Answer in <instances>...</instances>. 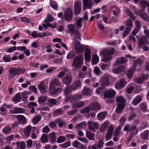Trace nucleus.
<instances>
[{
    "label": "nucleus",
    "mask_w": 149,
    "mask_h": 149,
    "mask_svg": "<svg viewBox=\"0 0 149 149\" xmlns=\"http://www.w3.org/2000/svg\"><path fill=\"white\" fill-rule=\"evenodd\" d=\"M84 59L83 56L79 55L73 59L72 63V67L73 69H78L80 68L84 63Z\"/></svg>",
    "instance_id": "f257e3e1"
},
{
    "label": "nucleus",
    "mask_w": 149,
    "mask_h": 149,
    "mask_svg": "<svg viewBox=\"0 0 149 149\" xmlns=\"http://www.w3.org/2000/svg\"><path fill=\"white\" fill-rule=\"evenodd\" d=\"M114 50L112 48H110L107 49L103 50L102 51V53L104 56L103 58V61L104 63L109 62L111 60L112 57V55L114 53Z\"/></svg>",
    "instance_id": "f03ea898"
},
{
    "label": "nucleus",
    "mask_w": 149,
    "mask_h": 149,
    "mask_svg": "<svg viewBox=\"0 0 149 149\" xmlns=\"http://www.w3.org/2000/svg\"><path fill=\"white\" fill-rule=\"evenodd\" d=\"M25 72V69L23 68H19L17 69L12 68L9 70L10 73L8 76L9 78H11L13 76L23 73Z\"/></svg>",
    "instance_id": "7ed1b4c3"
},
{
    "label": "nucleus",
    "mask_w": 149,
    "mask_h": 149,
    "mask_svg": "<svg viewBox=\"0 0 149 149\" xmlns=\"http://www.w3.org/2000/svg\"><path fill=\"white\" fill-rule=\"evenodd\" d=\"M110 77L109 75L106 74L103 76L100 79L99 82L103 88L104 86L109 85L110 84L109 79Z\"/></svg>",
    "instance_id": "20e7f679"
},
{
    "label": "nucleus",
    "mask_w": 149,
    "mask_h": 149,
    "mask_svg": "<svg viewBox=\"0 0 149 149\" xmlns=\"http://www.w3.org/2000/svg\"><path fill=\"white\" fill-rule=\"evenodd\" d=\"M74 48L75 50L77 53H81L84 51L85 47L84 45L80 43L79 42H76L74 40Z\"/></svg>",
    "instance_id": "39448f33"
},
{
    "label": "nucleus",
    "mask_w": 149,
    "mask_h": 149,
    "mask_svg": "<svg viewBox=\"0 0 149 149\" xmlns=\"http://www.w3.org/2000/svg\"><path fill=\"white\" fill-rule=\"evenodd\" d=\"M116 91L113 89H110L104 91V98H111L114 97Z\"/></svg>",
    "instance_id": "423d86ee"
},
{
    "label": "nucleus",
    "mask_w": 149,
    "mask_h": 149,
    "mask_svg": "<svg viewBox=\"0 0 149 149\" xmlns=\"http://www.w3.org/2000/svg\"><path fill=\"white\" fill-rule=\"evenodd\" d=\"M82 95L80 93H78L77 94L72 96L71 95L70 96L68 100H65V101L67 102L70 101L71 103H72L75 101H77L83 98Z\"/></svg>",
    "instance_id": "0eeeda50"
},
{
    "label": "nucleus",
    "mask_w": 149,
    "mask_h": 149,
    "mask_svg": "<svg viewBox=\"0 0 149 149\" xmlns=\"http://www.w3.org/2000/svg\"><path fill=\"white\" fill-rule=\"evenodd\" d=\"M116 100L117 106H122L123 107H125L126 100L122 96L116 97Z\"/></svg>",
    "instance_id": "6e6552de"
},
{
    "label": "nucleus",
    "mask_w": 149,
    "mask_h": 149,
    "mask_svg": "<svg viewBox=\"0 0 149 149\" xmlns=\"http://www.w3.org/2000/svg\"><path fill=\"white\" fill-rule=\"evenodd\" d=\"M72 11L70 9H67L64 13V18L66 20L70 21L72 18Z\"/></svg>",
    "instance_id": "1a4fd4ad"
},
{
    "label": "nucleus",
    "mask_w": 149,
    "mask_h": 149,
    "mask_svg": "<svg viewBox=\"0 0 149 149\" xmlns=\"http://www.w3.org/2000/svg\"><path fill=\"white\" fill-rule=\"evenodd\" d=\"M81 8V2L78 1L75 2L74 4V11L76 15H78L80 13Z\"/></svg>",
    "instance_id": "9d476101"
},
{
    "label": "nucleus",
    "mask_w": 149,
    "mask_h": 149,
    "mask_svg": "<svg viewBox=\"0 0 149 149\" xmlns=\"http://www.w3.org/2000/svg\"><path fill=\"white\" fill-rule=\"evenodd\" d=\"M127 84L125 80L121 79L119 81L117 82L115 84V87L118 89H121Z\"/></svg>",
    "instance_id": "9b49d317"
},
{
    "label": "nucleus",
    "mask_w": 149,
    "mask_h": 149,
    "mask_svg": "<svg viewBox=\"0 0 149 149\" xmlns=\"http://www.w3.org/2000/svg\"><path fill=\"white\" fill-rule=\"evenodd\" d=\"M76 89V88H73L71 86H67L66 87L65 91H64V94L66 96L65 100H68V99L70 97V96L71 95L70 94V92L73 90H75Z\"/></svg>",
    "instance_id": "f8f14e48"
},
{
    "label": "nucleus",
    "mask_w": 149,
    "mask_h": 149,
    "mask_svg": "<svg viewBox=\"0 0 149 149\" xmlns=\"http://www.w3.org/2000/svg\"><path fill=\"white\" fill-rule=\"evenodd\" d=\"M88 124L89 129L93 130L94 132L95 131V129L98 128L99 126V124L98 123L92 121L88 122Z\"/></svg>",
    "instance_id": "ddd939ff"
},
{
    "label": "nucleus",
    "mask_w": 149,
    "mask_h": 149,
    "mask_svg": "<svg viewBox=\"0 0 149 149\" xmlns=\"http://www.w3.org/2000/svg\"><path fill=\"white\" fill-rule=\"evenodd\" d=\"M83 9L86 10L87 8H90L92 6V1L91 0H83Z\"/></svg>",
    "instance_id": "4468645a"
},
{
    "label": "nucleus",
    "mask_w": 149,
    "mask_h": 149,
    "mask_svg": "<svg viewBox=\"0 0 149 149\" xmlns=\"http://www.w3.org/2000/svg\"><path fill=\"white\" fill-rule=\"evenodd\" d=\"M44 81H40L38 86V88L42 94H44L47 92L46 89L47 86L45 85Z\"/></svg>",
    "instance_id": "2eb2a0df"
},
{
    "label": "nucleus",
    "mask_w": 149,
    "mask_h": 149,
    "mask_svg": "<svg viewBox=\"0 0 149 149\" xmlns=\"http://www.w3.org/2000/svg\"><path fill=\"white\" fill-rule=\"evenodd\" d=\"M116 66H114V64L113 66V68L112 69V72L115 74H118L122 72L125 69V67L123 65L121 66L118 68H116Z\"/></svg>",
    "instance_id": "dca6fc26"
},
{
    "label": "nucleus",
    "mask_w": 149,
    "mask_h": 149,
    "mask_svg": "<svg viewBox=\"0 0 149 149\" xmlns=\"http://www.w3.org/2000/svg\"><path fill=\"white\" fill-rule=\"evenodd\" d=\"M61 85V83L59 80L57 79H54L52 81H50L49 85V88H54L56 86H60Z\"/></svg>",
    "instance_id": "f3484780"
},
{
    "label": "nucleus",
    "mask_w": 149,
    "mask_h": 149,
    "mask_svg": "<svg viewBox=\"0 0 149 149\" xmlns=\"http://www.w3.org/2000/svg\"><path fill=\"white\" fill-rule=\"evenodd\" d=\"M49 92L53 95L57 96L62 91L61 88H49Z\"/></svg>",
    "instance_id": "a211bd4d"
},
{
    "label": "nucleus",
    "mask_w": 149,
    "mask_h": 149,
    "mask_svg": "<svg viewBox=\"0 0 149 149\" xmlns=\"http://www.w3.org/2000/svg\"><path fill=\"white\" fill-rule=\"evenodd\" d=\"M35 128L36 127H32L30 125H28L24 128V134L26 136H29L30 134V131L31 130L32 132H34L33 130H32V129H35Z\"/></svg>",
    "instance_id": "6ab92c4d"
},
{
    "label": "nucleus",
    "mask_w": 149,
    "mask_h": 149,
    "mask_svg": "<svg viewBox=\"0 0 149 149\" xmlns=\"http://www.w3.org/2000/svg\"><path fill=\"white\" fill-rule=\"evenodd\" d=\"M113 126H111L109 127L106 136V139L107 141L110 139L113 132Z\"/></svg>",
    "instance_id": "aec40b11"
},
{
    "label": "nucleus",
    "mask_w": 149,
    "mask_h": 149,
    "mask_svg": "<svg viewBox=\"0 0 149 149\" xmlns=\"http://www.w3.org/2000/svg\"><path fill=\"white\" fill-rule=\"evenodd\" d=\"M47 100V97L45 96H41L38 98V102L41 105H42L45 104V102Z\"/></svg>",
    "instance_id": "412c9836"
},
{
    "label": "nucleus",
    "mask_w": 149,
    "mask_h": 149,
    "mask_svg": "<svg viewBox=\"0 0 149 149\" xmlns=\"http://www.w3.org/2000/svg\"><path fill=\"white\" fill-rule=\"evenodd\" d=\"M16 117L19 123L23 124L26 123L27 120L23 116L21 115H17Z\"/></svg>",
    "instance_id": "4be33fe9"
},
{
    "label": "nucleus",
    "mask_w": 149,
    "mask_h": 149,
    "mask_svg": "<svg viewBox=\"0 0 149 149\" xmlns=\"http://www.w3.org/2000/svg\"><path fill=\"white\" fill-rule=\"evenodd\" d=\"M63 82L66 85L69 84L72 80V78L70 75H67L64 77L62 79Z\"/></svg>",
    "instance_id": "5701e85b"
},
{
    "label": "nucleus",
    "mask_w": 149,
    "mask_h": 149,
    "mask_svg": "<svg viewBox=\"0 0 149 149\" xmlns=\"http://www.w3.org/2000/svg\"><path fill=\"white\" fill-rule=\"evenodd\" d=\"M148 43V40L145 36H143L140 39L139 41L138 46L141 48L144 44H147Z\"/></svg>",
    "instance_id": "b1692460"
},
{
    "label": "nucleus",
    "mask_w": 149,
    "mask_h": 149,
    "mask_svg": "<svg viewBox=\"0 0 149 149\" xmlns=\"http://www.w3.org/2000/svg\"><path fill=\"white\" fill-rule=\"evenodd\" d=\"M143 63L142 60L140 59H138L133 62V66L132 67L135 70L136 68L140 66Z\"/></svg>",
    "instance_id": "393cba45"
},
{
    "label": "nucleus",
    "mask_w": 149,
    "mask_h": 149,
    "mask_svg": "<svg viewBox=\"0 0 149 149\" xmlns=\"http://www.w3.org/2000/svg\"><path fill=\"white\" fill-rule=\"evenodd\" d=\"M125 24L126 26V30L130 31L133 26L132 21L130 19H128L125 22Z\"/></svg>",
    "instance_id": "a878e982"
},
{
    "label": "nucleus",
    "mask_w": 149,
    "mask_h": 149,
    "mask_svg": "<svg viewBox=\"0 0 149 149\" xmlns=\"http://www.w3.org/2000/svg\"><path fill=\"white\" fill-rule=\"evenodd\" d=\"M24 112V110L23 109L17 107H15L13 110L10 111L11 113L13 114L22 113Z\"/></svg>",
    "instance_id": "bb28decb"
},
{
    "label": "nucleus",
    "mask_w": 149,
    "mask_h": 149,
    "mask_svg": "<svg viewBox=\"0 0 149 149\" xmlns=\"http://www.w3.org/2000/svg\"><path fill=\"white\" fill-rule=\"evenodd\" d=\"M142 100V97L140 95L134 97L132 103L134 105H136L141 102Z\"/></svg>",
    "instance_id": "cd10ccee"
},
{
    "label": "nucleus",
    "mask_w": 149,
    "mask_h": 149,
    "mask_svg": "<svg viewBox=\"0 0 149 149\" xmlns=\"http://www.w3.org/2000/svg\"><path fill=\"white\" fill-rule=\"evenodd\" d=\"M85 61L87 62H89L91 60V51L89 49L86 50L85 52Z\"/></svg>",
    "instance_id": "c85d7f7f"
},
{
    "label": "nucleus",
    "mask_w": 149,
    "mask_h": 149,
    "mask_svg": "<svg viewBox=\"0 0 149 149\" xmlns=\"http://www.w3.org/2000/svg\"><path fill=\"white\" fill-rule=\"evenodd\" d=\"M85 105L84 102L81 101L74 103L72 105V108H80L83 107Z\"/></svg>",
    "instance_id": "c756f323"
},
{
    "label": "nucleus",
    "mask_w": 149,
    "mask_h": 149,
    "mask_svg": "<svg viewBox=\"0 0 149 149\" xmlns=\"http://www.w3.org/2000/svg\"><path fill=\"white\" fill-rule=\"evenodd\" d=\"M90 107L93 110L100 109L101 108L100 105L97 102L91 104L90 105Z\"/></svg>",
    "instance_id": "7c9ffc66"
},
{
    "label": "nucleus",
    "mask_w": 149,
    "mask_h": 149,
    "mask_svg": "<svg viewBox=\"0 0 149 149\" xmlns=\"http://www.w3.org/2000/svg\"><path fill=\"white\" fill-rule=\"evenodd\" d=\"M107 115L106 112H102L98 113L97 115V117L98 120L102 121L104 119Z\"/></svg>",
    "instance_id": "2f4dec72"
},
{
    "label": "nucleus",
    "mask_w": 149,
    "mask_h": 149,
    "mask_svg": "<svg viewBox=\"0 0 149 149\" xmlns=\"http://www.w3.org/2000/svg\"><path fill=\"white\" fill-rule=\"evenodd\" d=\"M42 25L45 29H47L48 27H50L52 29H54L56 27V23L55 22L53 23V24H52L49 23H47L46 24H43Z\"/></svg>",
    "instance_id": "473e14b6"
},
{
    "label": "nucleus",
    "mask_w": 149,
    "mask_h": 149,
    "mask_svg": "<svg viewBox=\"0 0 149 149\" xmlns=\"http://www.w3.org/2000/svg\"><path fill=\"white\" fill-rule=\"evenodd\" d=\"M21 99V96L19 93H17L13 98V101L15 104L19 102Z\"/></svg>",
    "instance_id": "72a5a7b5"
},
{
    "label": "nucleus",
    "mask_w": 149,
    "mask_h": 149,
    "mask_svg": "<svg viewBox=\"0 0 149 149\" xmlns=\"http://www.w3.org/2000/svg\"><path fill=\"white\" fill-rule=\"evenodd\" d=\"M91 92L92 91L89 88L84 87L81 92L82 95L87 96L89 95L91 93Z\"/></svg>",
    "instance_id": "f704fd0d"
},
{
    "label": "nucleus",
    "mask_w": 149,
    "mask_h": 149,
    "mask_svg": "<svg viewBox=\"0 0 149 149\" xmlns=\"http://www.w3.org/2000/svg\"><path fill=\"white\" fill-rule=\"evenodd\" d=\"M108 124L109 122L107 121H105L102 123L100 129V132H104L108 127Z\"/></svg>",
    "instance_id": "c9c22d12"
},
{
    "label": "nucleus",
    "mask_w": 149,
    "mask_h": 149,
    "mask_svg": "<svg viewBox=\"0 0 149 149\" xmlns=\"http://www.w3.org/2000/svg\"><path fill=\"white\" fill-rule=\"evenodd\" d=\"M137 14L139 15L144 20L149 21V17L145 12L141 13V10L139 11Z\"/></svg>",
    "instance_id": "e433bc0d"
},
{
    "label": "nucleus",
    "mask_w": 149,
    "mask_h": 149,
    "mask_svg": "<svg viewBox=\"0 0 149 149\" xmlns=\"http://www.w3.org/2000/svg\"><path fill=\"white\" fill-rule=\"evenodd\" d=\"M86 137L90 140L94 141L95 134L91 133L90 131H88L86 132Z\"/></svg>",
    "instance_id": "4c0bfd02"
},
{
    "label": "nucleus",
    "mask_w": 149,
    "mask_h": 149,
    "mask_svg": "<svg viewBox=\"0 0 149 149\" xmlns=\"http://www.w3.org/2000/svg\"><path fill=\"white\" fill-rule=\"evenodd\" d=\"M125 63V60L123 57H121L118 58L116 59V62L114 64V66H117L120 64H123Z\"/></svg>",
    "instance_id": "58836bf2"
},
{
    "label": "nucleus",
    "mask_w": 149,
    "mask_h": 149,
    "mask_svg": "<svg viewBox=\"0 0 149 149\" xmlns=\"http://www.w3.org/2000/svg\"><path fill=\"white\" fill-rule=\"evenodd\" d=\"M86 122L85 121L82 122L79 124L77 125L74 127L77 130L84 127L86 125Z\"/></svg>",
    "instance_id": "ea45409f"
},
{
    "label": "nucleus",
    "mask_w": 149,
    "mask_h": 149,
    "mask_svg": "<svg viewBox=\"0 0 149 149\" xmlns=\"http://www.w3.org/2000/svg\"><path fill=\"white\" fill-rule=\"evenodd\" d=\"M140 5L143 11V9L145 8L146 6L148 7V6L149 3L145 0H142L140 2Z\"/></svg>",
    "instance_id": "a19ab883"
},
{
    "label": "nucleus",
    "mask_w": 149,
    "mask_h": 149,
    "mask_svg": "<svg viewBox=\"0 0 149 149\" xmlns=\"http://www.w3.org/2000/svg\"><path fill=\"white\" fill-rule=\"evenodd\" d=\"M49 135L50 137L49 139L51 142L52 143L55 142L56 140L55 133L54 132H52L49 134Z\"/></svg>",
    "instance_id": "79ce46f5"
},
{
    "label": "nucleus",
    "mask_w": 149,
    "mask_h": 149,
    "mask_svg": "<svg viewBox=\"0 0 149 149\" xmlns=\"http://www.w3.org/2000/svg\"><path fill=\"white\" fill-rule=\"evenodd\" d=\"M99 61V58L97 55L95 54L93 55L91 61L92 64L93 65L96 64Z\"/></svg>",
    "instance_id": "37998d69"
},
{
    "label": "nucleus",
    "mask_w": 149,
    "mask_h": 149,
    "mask_svg": "<svg viewBox=\"0 0 149 149\" xmlns=\"http://www.w3.org/2000/svg\"><path fill=\"white\" fill-rule=\"evenodd\" d=\"M135 70L132 67L129 70L127 74V76L129 79H131L132 78Z\"/></svg>",
    "instance_id": "c03bdc74"
},
{
    "label": "nucleus",
    "mask_w": 149,
    "mask_h": 149,
    "mask_svg": "<svg viewBox=\"0 0 149 149\" xmlns=\"http://www.w3.org/2000/svg\"><path fill=\"white\" fill-rule=\"evenodd\" d=\"M40 139L42 143H47L48 140V136L47 134H42Z\"/></svg>",
    "instance_id": "a18cd8bd"
},
{
    "label": "nucleus",
    "mask_w": 149,
    "mask_h": 149,
    "mask_svg": "<svg viewBox=\"0 0 149 149\" xmlns=\"http://www.w3.org/2000/svg\"><path fill=\"white\" fill-rule=\"evenodd\" d=\"M54 18L52 15L49 14L47 15V17L45 18L44 21L45 23L52 22L54 20Z\"/></svg>",
    "instance_id": "49530a36"
},
{
    "label": "nucleus",
    "mask_w": 149,
    "mask_h": 149,
    "mask_svg": "<svg viewBox=\"0 0 149 149\" xmlns=\"http://www.w3.org/2000/svg\"><path fill=\"white\" fill-rule=\"evenodd\" d=\"M31 35L34 38H38V37L41 38L42 37L40 33H39L36 31H34L32 32Z\"/></svg>",
    "instance_id": "de8ad7c7"
},
{
    "label": "nucleus",
    "mask_w": 149,
    "mask_h": 149,
    "mask_svg": "<svg viewBox=\"0 0 149 149\" xmlns=\"http://www.w3.org/2000/svg\"><path fill=\"white\" fill-rule=\"evenodd\" d=\"M50 4L51 6L54 9L57 10L58 8L57 3L56 1H54L52 0L50 1Z\"/></svg>",
    "instance_id": "09e8293b"
},
{
    "label": "nucleus",
    "mask_w": 149,
    "mask_h": 149,
    "mask_svg": "<svg viewBox=\"0 0 149 149\" xmlns=\"http://www.w3.org/2000/svg\"><path fill=\"white\" fill-rule=\"evenodd\" d=\"M75 55L74 52L72 51H70L68 54L67 56V59H70L73 58Z\"/></svg>",
    "instance_id": "8fccbe9b"
},
{
    "label": "nucleus",
    "mask_w": 149,
    "mask_h": 149,
    "mask_svg": "<svg viewBox=\"0 0 149 149\" xmlns=\"http://www.w3.org/2000/svg\"><path fill=\"white\" fill-rule=\"evenodd\" d=\"M16 49V47L15 46H13L8 48H6L5 49L6 52L7 53H12Z\"/></svg>",
    "instance_id": "3c124183"
},
{
    "label": "nucleus",
    "mask_w": 149,
    "mask_h": 149,
    "mask_svg": "<svg viewBox=\"0 0 149 149\" xmlns=\"http://www.w3.org/2000/svg\"><path fill=\"white\" fill-rule=\"evenodd\" d=\"M29 94H30L27 91H24L21 94L22 100L24 101H26L28 98V97H27L26 95Z\"/></svg>",
    "instance_id": "603ef678"
},
{
    "label": "nucleus",
    "mask_w": 149,
    "mask_h": 149,
    "mask_svg": "<svg viewBox=\"0 0 149 149\" xmlns=\"http://www.w3.org/2000/svg\"><path fill=\"white\" fill-rule=\"evenodd\" d=\"M109 66V65L106 63H101L99 64V66L102 70L107 69Z\"/></svg>",
    "instance_id": "864d4df0"
},
{
    "label": "nucleus",
    "mask_w": 149,
    "mask_h": 149,
    "mask_svg": "<svg viewBox=\"0 0 149 149\" xmlns=\"http://www.w3.org/2000/svg\"><path fill=\"white\" fill-rule=\"evenodd\" d=\"M41 117L39 115L36 116L32 120V121L33 124H37L40 120Z\"/></svg>",
    "instance_id": "5fc2aeb1"
},
{
    "label": "nucleus",
    "mask_w": 149,
    "mask_h": 149,
    "mask_svg": "<svg viewBox=\"0 0 149 149\" xmlns=\"http://www.w3.org/2000/svg\"><path fill=\"white\" fill-rule=\"evenodd\" d=\"M63 113V111L60 109H57L55 110L53 114V116L54 117H56L58 116L60 114H61Z\"/></svg>",
    "instance_id": "6e6d98bb"
},
{
    "label": "nucleus",
    "mask_w": 149,
    "mask_h": 149,
    "mask_svg": "<svg viewBox=\"0 0 149 149\" xmlns=\"http://www.w3.org/2000/svg\"><path fill=\"white\" fill-rule=\"evenodd\" d=\"M17 146H19L21 149H24L25 147V144L23 142H19L18 141L16 143Z\"/></svg>",
    "instance_id": "4d7b16f0"
},
{
    "label": "nucleus",
    "mask_w": 149,
    "mask_h": 149,
    "mask_svg": "<svg viewBox=\"0 0 149 149\" xmlns=\"http://www.w3.org/2000/svg\"><path fill=\"white\" fill-rule=\"evenodd\" d=\"M56 122L59 123L58 125L60 127H63V125L65 124L64 121L60 118H58L56 120Z\"/></svg>",
    "instance_id": "13d9d810"
},
{
    "label": "nucleus",
    "mask_w": 149,
    "mask_h": 149,
    "mask_svg": "<svg viewBox=\"0 0 149 149\" xmlns=\"http://www.w3.org/2000/svg\"><path fill=\"white\" fill-rule=\"evenodd\" d=\"M68 30L69 31L72 33H73L74 32V25L70 24L68 26Z\"/></svg>",
    "instance_id": "bf43d9fd"
},
{
    "label": "nucleus",
    "mask_w": 149,
    "mask_h": 149,
    "mask_svg": "<svg viewBox=\"0 0 149 149\" xmlns=\"http://www.w3.org/2000/svg\"><path fill=\"white\" fill-rule=\"evenodd\" d=\"M82 21V18H79L76 23V27L77 29H79L82 26L81 22Z\"/></svg>",
    "instance_id": "052dcab7"
},
{
    "label": "nucleus",
    "mask_w": 149,
    "mask_h": 149,
    "mask_svg": "<svg viewBox=\"0 0 149 149\" xmlns=\"http://www.w3.org/2000/svg\"><path fill=\"white\" fill-rule=\"evenodd\" d=\"M91 109V107H90L89 106V107H86L82 109L80 111V112L81 113L83 114L87 113L90 111Z\"/></svg>",
    "instance_id": "680f3d73"
},
{
    "label": "nucleus",
    "mask_w": 149,
    "mask_h": 149,
    "mask_svg": "<svg viewBox=\"0 0 149 149\" xmlns=\"http://www.w3.org/2000/svg\"><path fill=\"white\" fill-rule=\"evenodd\" d=\"M81 144L77 140L74 141L72 143V146L75 148H79Z\"/></svg>",
    "instance_id": "e2e57ef3"
},
{
    "label": "nucleus",
    "mask_w": 149,
    "mask_h": 149,
    "mask_svg": "<svg viewBox=\"0 0 149 149\" xmlns=\"http://www.w3.org/2000/svg\"><path fill=\"white\" fill-rule=\"evenodd\" d=\"M11 130V127L7 126L3 128L2 130V132L5 134H7L10 132Z\"/></svg>",
    "instance_id": "0e129e2a"
},
{
    "label": "nucleus",
    "mask_w": 149,
    "mask_h": 149,
    "mask_svg": "<svg viewBox=\"0 0 149 149\" xmlns=\"http://www.w3.org/2000/svg\"><path fill=\"white\" fill-rule=\"evenodd\" d=\"M126 12L129 13V15L130 16L131 18L132 19L134 20L135 19V16L130 11V10L128 8H126Z\"/></svg>",
    "instance_id": "69168bd1"
},
{
    "label": "nucleus",
    "mask_w": 149,
    "mask_h": 149,
    "mask_svg": "<svg viewBox=\"0 0 149 149\" xmlns=\"http://www.w3.org/2000/svg\"><path fill=\"white\" fill-rule=\"evenodd\" d=\"M65 137L64 136H61L58 138L57 142L58 143H62L65 141Z\"/></svg>",
    "instance_id": "338daca9"
},
{
    "label": "nucleus",
    "mask_w": 149,
    "mask_h": 149,
    "mask_svg": "<svg viewBox=\"0 0 149 149\" xmlns=\"http://www.w3.org/2000/svg\"><path fill=\"white\" fill-rule=\"evenodd\" d=\"M71 143L69 141L66 142L61 145V147L62 148H65L70 146Z\"/></svg>",
    "instance_id": "774afa93"
}]
</instances>
